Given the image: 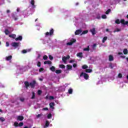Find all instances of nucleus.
<instances>
[{
	"instance_id": "nucleus-1",
	"label": "nucleus",
	"mask_w": 128,
	"mask_h": 128,
	"mask_svg": "<svg viewBox=\"0 0 128 128\" xmlns=\"http://www.w3.org/2000/svg\"><path fill=\"white\" fill-rule=\"evenodd\" d=\"M24 84L26 86V88H28V86H30L31 88H34V84H36V81L34 80L32 82L28 83V82H24Z\"/></svg>"
},
{
	"instance_id": "nucleus-2",
	"label": "nucleus",
	"mask_w": 128,
	"mask_h": 128,
	"mask_svg": "<svg viewBox=\"0 0 128 128\" xmlns=\"http://www.w3.org/2000/svg\"><path fill=\"white\" fill-rule=\"evenodd\" d=\"M30 8H28L22 12V14L24 16V18H26V16H28V15L30 14Z\"/></svg>"
},
{
	"instance_id": "nucleus-3",
	"label": "nucleus",
	"mask_w": 128,
	"mask_h": 128,
	"mask_svg": "<svg viewBox=\"0 0 128 128\" xmlns=\"http://www.w3.org/2000/svg\"><path fill=\"white\" fill-rule=\"evenodd\" d=\"M29 8H36V4H34L36 1L34 0H30V2Z\"/></svg>"
},
{
	"instance_id": "nucleus-4",
	"label": "nucleus",
	"mask_w": 128,
	"mask_h": 128,
	"mask_svg": "<svg viewBox=\"0 0 128 128\" xmlns=\"http://www.w3.org/2000/svg\"><path fill=\"white\" fill-rule=\"evenodd\" d=\"M45 38H46L47 36H54V29H50V32H46L44 34Z\"/></svg>"
},
{
	"instance_id": "nucleus-5",
	"label": "nucleus",
	"mask_w": 128,
	"mask_h": 128,
	"mask_svg": "<svg viewBox=\"0 0 128 128\" xmlns=\"http://www.w3.org/2000/svg\"><path fill=\"white\" fill-rule=\"evenodd\" d=\"M20 44V42H12L11 44L12 46L14 48H18Z\"/></svg>"
},
{
	"instance_id": "nucleus-6",
	"label": "nucleus",
	"mask_w": 128,
	"mask_h": 128,
	"mask_svg": "<svg viewBox=\"0 0 128 128\" xmlns=\"http://www.w3.org/2000/svg\"><path fill=\"white\" fill-rule=\"evenodd\" d=\"M80 77H83L85 80L88 78V75L86 72H82L80 74Z\"/></svg>"
},
{
	"instance_id": "nucleus-7",
	"label": "nucleus",
	"mask_w": 128,
	"mask_h": 128,
	"mask_svg": "<svg viewBox=\"0 0 128 128\" xmlns=\"http://www.w3.org/2000/svg\"><path fill=\"white\" fill-rule=\"evenodd\" d=\"M49 106H50V108L52 109V110H54V106H56V104H54V102H50Z\"/></svg>"
},
{
	"instance_id": "nucleus-8",
	"label": "nucleus",
	"mask_w": 128,
	"mask_h": 128,
	"mask_svg": "<svg viewBox=\"0 0 128 128\" xmlns=\"http://www.w3.org/2000/svg\"><path fill=\"white\" fill-rule=\"evenodd\" d=\"M76 42V39L72 38L70 40V42H68L66 44L67 46H72V44L74 42Z\"/></svg>"
},
{
	"instance_id": "nucleus-9",
	"label": "nucleus",
	"mask_w": 128,
	"mask_h": 128,
	"mask_svg": "<svg viewBox=\"0 0 128 128\" xmlns=\"http://www.w3.org/2000/svg\"><path fill=\"white\" fill-rule=\"evenodd\" d=\"M70 56H64L62 57V62H64V64H66V60H68L70 58Z\"/></svg>"
},
{
	"instance_id": "nucleus-10",
	"label": "nucleus",
	"mask_w": 128,
	"mask_h": 128,
	"mask_svg": "<svg viewBox=\"0 0 128 128\" xmlns=\"http://www.w3.org/2000/svg\"><path fill=\"white\" fill-rule=\"evenodd\" d=\"M32 52V48H28L26 50H24L22 51V54H26V52Z\"/></svg>"
},
{
	"instance_id": "nucleus-11",
	"label": "nucleus",
	"mask_w": 128,
	"mask_h": 128,
	"mask_svg": "<svg viewBox=\"0 0 128 128\" xmlns=\"http://www.w3.org/2000/svg\"><path fill=\"white\" fill-rule=\"evenodd\" d=\"M12 56H7L5 58V60H7L8 62H9L10 60H12Z\"/></svg>"
},
{
	"instance_id": "nucleus-12",
	"label": "nucleus",
	"mask_w": 128,
	"mask_h": 128,
	"mask_svg": "<svg viewBox=\"0 0 128 128\" xmlns=\"http://www.w3.org/2000/svg\"><path fill=\"white\" fill-rule=\"evenodd\" d=\"M82 32V29H80V30H76L75 32V34L76 36H78V34H81Z\"/></svg>"
},
{
	"instance_id": "nucleus-13",
	"label": "nucleus",
	"mask_w": 128,
	"mask_h": 128,
	"mask_svg": "<svg viewBox=\"0 0 128 128\" xmlns=\"http://www.w3.org/2000/svg\"><path fill=\"white\" fill-rule=\"evenodd\" d=\"M24 120V116H17V120Z\"/></svg>"
},
{
	"instance_id": "nucleus-14",
	"label": "nucleus",
	"mask_w": 128,
	"mask_h": 128,
	"mask_svg": "<svg viewBox=\"0 0 128 128\" xmlns=\"http://www.w3.org/2000/svg\"><path fill=\"white\" fill-rule=\"evenodd\" d=\"M90 32L92 34H96V28H92L90 30Z\"/></svg>"
},
{
	"instance_id": "nucleus-15",
	"label": "nucleus",
	"mask_w": 128,
	"mask_h": 128,
	"mask_svg": "<svg viewBox=\"0 0 128 128\" xmlns=\"http://www.w3.org/2000/svg\"><path fill=\"white\" fill-rule=\"evenodd\" d=\"M72 88H70L68 90V94H72Z\"/></svg>"
},
{
	"instance_id": "nucleus-16",
	"label": "nucleus",
	"mask_w": 128,
	"mask_h": 128,
	"mask_svg": "<svg viewBox=\"0 0 128 128\" xmlns=\"http://www.w3.org/2000/svg\"><path fill=\"white\" fill-rule=\"evenodd\" d=\"M118 54H119V56H120V58H126V56H124L122 52H118Z\"/></svg>"
},
{
	"instance_id": "nucleus-17",
	"label": "nucleus",
	"mask_w": 128,
	"mask_h": 128,
	"mask_svg": "<svg viewBox=\"0 0 128 128\" xmlns=\"http://www.w3.org/2000/svg\"><path fill=\"white\" fill-rule=\"evenodd\" d=\"M22 36H18L17 38L15 39L16 40H22Z\"/></svg>"
},
{
	"instance_id": "nucleus-18",
	"label": "nucleus",
	"mask_w": 128,
	"mask_h": 128,
	"mask_svg": "<svg viewBox=\"0 0 128 128\" xmlns=\"http://www.w3.org/2000/svg\"><path fill=\"white\" fill-rule=\"evenodd\" d=\"M4 32H5L6 34V36H8V34H10V32L8 30L6 29L4 30Z\"/></svg>"
},
{
	"instance_id": "nucleus-19",
	"label": "nucleus",
	"mask_w": 128,
	"mask_h": 128,
	"mask_svg": "<svg viewBox=\"0 0 128 128\" xmlns=\"http://www.w3.org/2000/svg\"><path fill=\"white\" fill-rule=\"evenodd\" d=\"M78 58H82V52H79L76 54Z\"/></svg>"
},
{
	"instance_id": "nucleus-20",
	"label": "nucleus",
	"mask_w": 128,
	"mask_h": 128,
	"mask_svg": "<svg viewBox=\"0 0 128 128\" xmlns=\"http://www.w3.org/2000/svg\"><path fill=\"white\" fill-rule=\"evenodd\" d=\"M108 40V37L107 36H104L102 40V42L104 44L106 42V41Z\"/></svg>"
},
{
	"instance_id": "nucleus-21",
	"label": "nucleus",
	"mask_w": 128,
	"mask_h": 128,
	"mask_svg": "<svg viewBox=\"0 0 128 128\" xmlns=\"http://www.w3.org/2000/svg\"><path fill=\"white\" fill-rule=\"evenodd\" d=\"M10 38H16V36L14 34H12L9 35Z\"/></svg>"
},
{
	"instance_id": "nucleus-22",
	"label": "nucleus",
	"mask_w": 128,
	"mask_h": 128,
	"mask_svg": "<svg viewBox=\"0 0 128 128\" xmlns=\"http://www.w3.org/2000/svg\"><path fill=\"white\" fill-rule=\"evenodd\" d=\"M52 64V62L50 61H45L44 62V64Z\"/></svg>"
},
{
	"instance_id": "nucleus-23",
	"label": "nucleus",
	"mask_w": 128,
	"mask_h": 128,
	"mask_svg": "<svg viewBox=\"0 0 128 128\" xmlns=\"http://www.w3.org/2000/svg\"><path fill=\"white\" fill-rule=\"evenodd\" d=\"M109 60L110 62L114 60V56L112 55L109 56Z\"/></svg>"
},
{
	"instance_id": "nucleus-24",
	"label": "nucleus",
	"mask_w": 128,
	"mask_h": 128,
	"mask_svg": "<svg viewBox=\"0 0 128 128\" xmlns=\"http://www.w3.org/2000/svg\"><path fill=\"white\" fill-rule=\"evenodd\" d=\"M67 68L68 70H72V66L70 65V64H68L67 65Z\"/></svg>"
},
{
	"instance_id": "nucleus-25",
	"label": "nucleus",
	"mask_w": 128,
	"mask_h": 128,
	"mask_svg": "<svg viewBox=\"0 0 128 128\" xmlns=\"http://www.w3.org/2000/svg\"><path fill=\"white\" fill-rule=\"evenodd\" d=\"M50 70H52V72H56V68H54V66H52L50 68Z\"/></svg>"
},
{
	"instance_id": "nucleus-26",
	"label": "nucleus",
	"mask_w": 128,
	"mask_h": 128,
	"mask_svg": "<svg viewBox=\"0 0 128 128\" xmlns=\"http://www.w3.org/2000/svg\"><path fill=\"white\" fill-rule=\"evenodd\" d=\"M59 90H61L62 92L64 91L65 90H64V86H60V88Z\"/></svg>"
},
{
	"instance_id": "nucleus-27",
	"label": "nucleus",
	"mask_w": 128,
	"mask_h": 128,
	"mask_svg": "<svg viewBox=\"0 0 128 128\" xmlns=\"http://www.w3.org/2000/svg\"><path fill=\"white\" fill-rule=\"evenodd\" d=\"M92 72V69H86V72Z\"/></svg>"
},
{
	"instance_id": "nucleus-28",
	"label": "nucleus",
	"mask_w": 128,
	"mask_h": 128,
	"mask_svg": "<svg viewBox=\"0 0 128 128\" xmlns=\"http://www.w3.org/2000/svg\"><path fill=\"white\" fill-rule=\"evenodd\" d=\"M123 52L124 54H128V49H124Z\"/></svg>"
},
{
	"instance_id": "nucleus-29",
	"label": "nucleus",
	"mask_w": 128,
	"mask_h": 128,
	"mask_svg": "<svg viewBox=\"0 0 128 128\" xmlns=\"http://www.w3.org/2000/svg\"><path fill=\"white\" fill-rule=\"evenodd\" d=\"M84 52H88V50H90V47L88 46V48H84Z\"/></svg>"
},
{
	"instance_id": "nucleus-30",
	"label": "nucleus",
	"mask_w": 128,
	"mask_h": 128,
	"mask_svg": "<svg viewBox=\"0 0 128 128\" xmlns=\"http://www.w3.org/2000/svg\"><path fill=\"white\" fill-rule=\"evenodd\" d=\"M82 68H83L84 70H86V68H88V66L84 64L82 66Z\"/></svg>"
},
{
	"instance_id": "nucleus-31",
	"label": "nucleus",
	"mask_w": 128,
	"mask_h": 128,
	"mask_svg": "<svg viewBox=\"0 0 128 128\" xmlns=\"http://www.w3.org/2000/svg\"><path fill=\"white\" fill-rule=\"evenodd\" d=\"M59 68H66V66L64 64H60Z\"/></svg>"
},
{
	"instance_id": "nucleus-32",
	"label": "nucleus",
	"mask_w": 128,
	"mask_h": 128,
	"mask_svg": "<svg viewBox=\"0 0 128 128\" xmlns=\"http://www.w3.org/2000/svg\"><path fill=\"white\" fill-rule=\"evenodd\" d=\"M88 30H84L82 32V34H88Z\"/></svg>"
},
{
	"instance_id": "nucleus-33",
	"label": "nucleus",
	"mask_w": 128,
	"mask_h": 128,
	"mask_svg": "<svg viewBox=\"0 0 128 128\" xmlns=\"http://www.w3.org/2000/svg\"><path fill=\"white\" fill-rule=\"evenodd\" d=\"M4 120H6V119H4V118L2 117L0 118V122H4Z\"/></svg>"
},
{
	"instance_id": "nucleus-34",
	"label": "nucleus",
	"mask_w": 128,
	"mask_h": 128,
	"mask_svg": "<svg viewBox=\"0 0 128 128\" xmlns=\"http://www.w3.org/2000/svg\"><path fill=\"white\" fill-rule=\"evenodd\" d=\"M35 97H36V94H34V92H32V98L34 99V98Z\"/></svg>"
},
{
	"instance_id": "nucleus-35",
	"label": "nucleus",
	"mask_w": 128,
	"mask_h": 128,
	"mask_svg": "<svg viewBox=\"0 0 128 128\" xmlns=\"http://www.w3.org/2000/svg\"><path fill=\"white\" fill-rule=\"evenodd\" d=\"M50 126V122H48V120H46V126Z\"/></svg>"
},
{
	"instance_id": "nucleus-36",
	"label": "nucleus",
	"mask_w": 128,
	"mask_h": 128,
	"mask_svg": "<svg viewBox=\"0 0 128 128\" xmlns=\"http://www.w3.org/2000/svg\"><path fill=\"white\" fill-rule=\"evenodd\" d=\"M116 24H120V20L117 19L116 21H115Z\"/></svg>"
},
{
	"instance_id": "nucleus-37",
	"label": "nucleus",
	"mask_w": 128,
	"mask_h": 128,
	"mask_svg": "<svg viewBox=\"0 0 128 128\" xmlns=\"http://www.w3.org/2000/svg\"><path fill=\"white\" fill-rule=\"evenodd\" d=\"M56 74H60L62 72V70H56Z\"/></svg>"
},
{
	"instance_id": "nucleus-38",
	"label": "nucleus",
	"mask_w": 128,
	"mask_h": 128,
	"mask_svg": "<svg viewBox=\"0 0 128 128\" xmlns=\"http://www.w3.org/2000/svg\"><path fill=\"white\" fill-rule=\"evenodd\" d=\"M110 9H108V10H107L106 11V14H110Z\"/></svg>"
},
{
	"instance_id": "nucleus-39",
	"label": "nucleus",
	"mask_w": 128,
	"mask_h": 128,
	"mask_svg": "<svg viewBox=\"0 0 128 128\" xmlns=\"http://www.w3.org/2000/svg\"><path fill=\"white\" fill-rule=\"evenodd\" d=\"M24 126V122H21L18 124V126Z\"/></svg>"
},
{
	"instance_id": "nucleus-40",
	"label": "nucleus",
	"mask_w": 128,
	"mask_h": 128,
	"mask_svg": "<svg viewBox=\"0 0 128 128\" xmlns=\"http://www.w3.org/2000/svg\"><path fill=\"white\" fill-rule=\"evenodd\" d=\"M14 126H18V123L17 122H14Z\"/></svg>"
},
{
	"instance_id": "nucleus-41",
	"label": "nucleus",
	"mask_w": 128,
	"mask_h": 128,
	"mask_svg": "<svg viewBox=\"0 0 128 128\" xmlns=\"http://www.w3.org/2000/svg\"><path fill=\"white\" fill-rule=\"evenodd\" d=\"M44 68H40V70H39V72H44Z\"/></svg>"
},
{
	"instance_id": "nucleus-42",
	"label": "nucleus",
	"mask_w": 128,
	"mask_h": 128,
	"mask_svg": "<svg viewBox=\"0 0 128 128\" xmlns=\"http://www.w3.org/2000/svg\"><path fill=\"white\" fill-rule=\"evenodd\" d=\"M122 77V74L120 73L118 74V78H121Z\"/></svg>"
},
{
	"instance_id": "nucleus-43",
	"label": "nucleus",
	"mask_w": 128,
	"mask_h": 128,
	"mask_svg": "<svg viewBox=\"0 0 128 128\" xmlns=\"http://www.w3.org/2000/svg\"><path fill=\"white\" fill-rule=\"evenodd\" d=\"M37 66H38V67L40 66V62H37Z\"/></svg>"
},
{
	"instance_id": "nucleus-44",
	"label": "nucleus",
	"mask_w": 128,
	"mask_h": 128,
	"mask_svg": "<svg viewBox=\"0 0 128 128\" xmlns=\"http://www.w3.org/2000/svg\"><path fill=\"white\" fill-rule=\"evenodd\" d=\"M102 18H106V15L104 14L102 16Z\"/></svg>"
},
{
	"instance_id": "nucleus-45",
	"label": "nucleus",
	"mask_w": 128,
	"mask_h": 128,
	"mask_svg": "<svg viewBox=\"0 0 128 128\" xmlns=\"http://www.w3.org/2000/svg\"><path fill=\"white\" fill-rule=\"evenodd\" d=\"M52 114H48V118H52Z\"/></svg>"
},
{
	"instance_id": "nucleus-46",
	"label": "nucleus",
	"mask_w": 128,
	"mask_h": 128,
	"mask_svg": "<svg viewBox=\"0 0 128 128\" xmlns=\"http://www.w3.org/2000/svg\"><path fill=\"white\" fill-rule=\"evenodd\" d=\"M43 59L44 60H48V56H43Z\"/></svg>"
},
{
	"instance_id": "nucleus-47",
	"label": "nucleus",
	"mask_w": 128,
	"mask_h": 128,
	"mask_svg": "<svg viewBox=\"0 0 128 128\" xmlns=\"http://www.w3.org/2000/svg\"><path fill=\"white\" fill-rule=\"evenodd\" d=\"M54 96H49V100H54Z\"/></svg>"
},
{
	"instance_id": "nucleus-48",
	"label": "nucleus",
	"mask_w": 128,
	"mask_h": 128,
	"mask_svg": "<svg viewBox=\"0 0 128 128\" xmlns=\"http://www.w3.org/2000/svg\"><path fill=\"white\" fill-rule=\"evenodd\" d=\"M38 94L39 95L42 94V91L40 90H38Z\"/></svg>"
},
{
	"instance_id": "nucleus-49",
	"label": "nucleus",
	"mask_w": 128,
	"mask_h": 128,
	"mask_svg": "<svg viewBox=\"0 0 128 128\" xmlns=\"http://www.w3.org/2000/svg\"><path fill=\"white\" fill-rule=\"evenodd\" d=\"M78 66V65L76 64H73V68H76Z\"/></svg>"
},
{
	"instance_id": "nucleus-50",
	"label": "nucleus",
	"mask_w": 128,
	"mask_h": 128,
	"mask_svg": "<svg viewBox=\"0 0 128 128\" xmlns=\"http://www.w3.org/2000/svg\"><path fill=\"white\" fill-rule=\"evenodd\" d=\"M20 102H24V98H20Z\"/></svg>"
},
{
	"instance_id": "nucleus-51",
	"label": "nucleus",
	"mask_w": 128,
	"mask_h": 128,
	"mask_svg": "<svg viewBox=\"0 0 128 128\" xmlns=\"http://www.w3.org/2000/svg\"><path fill=\"white\" fill-rule=\"evenodd\" d=\"M109 66L110 68H113L114 65H112V64H110Z\"/></svg>"
},
{
	"instance_id": "nucleus-52",
	"label": "nucleus",
	"mask_w": 128,
	"mask_h": 128,
	"mask_svg": "<svg viewBox=\"0 0 128 128\" xmlns=\"http://www.w3.org/2000/svg\"><path fill=\"white\" fill-rule=\"evenodd\" d=\"M49 58H50V60H52L54 58V57H52V56L50 55L49 56Z\"/></svg>"
},
{
	"instance_id": "nucleus-53",
	"label": "nucleus",
	"mask_w": 128,
	"mask_h": 128,
	"mask_svg": "<svg viewBox=\"0 0 128 128\" xmlns=\"http://www.w3.org/2000/svg\"><path fill=\"white\" fill-rule=\"evenodd\" d=\"M42 116V114H39L38 115H37L36 118H40V116Z\"/></svg>"
},
{
	"instance_id": "nucleus-54",
	"label": "nucleus",
	"mask_w": 128,
	"mask_h": 128,
	"mask_svg": "<svg viewBox=\"0 0 128 128\" xmlns=\"http://www.w3.org/2000/svg\"><path fill=\"white\" fill-rule=\"evenodd\" d=\"M42 110H48V108H44L42 109Z\"/></svg>"
},
{
	"instance_id": "nucleus-55",
	"label": "nucleus",
	"mask_w": 128,
	"mask_h": 128,
	"mask_svg": "<svg viewBox=\"0 0 128 128\" xmlns=\"http://www.w3.org/2000/svg\"><path fill=\"white\" fill-rule=\"evenodd\" d=\"M10 46V43L8 42H6V46Z\"/></svg>"
},
{
	"instance_id": "nucleus-56",
	"label": "nucleus",
	"mask_w": 128,
	"mask_h": 128,
	"mask_svg": "<svg viewBox=\"0 0 128 128\" xmlns=\"http://www.w3.org/2000/svg\"><path fill=\"white\" fill-rule=\"evenodd\" d=\"M72 62H74V60H70V64H72Z\"/></svg>"
},
{
	"instance_id": "nucleus-57",
	"label": "nucleus",
	"mask_w": 128,
	"mask_h": 128,
	"mask_svg": "<svg viewBox=\"0 0 128 128\" xmlns=\"http://www.w3.org/2000/svg\"><path fill=\"white\" fill-rule=\"evenodd\" d=\"M13 18L14 20H18V18H16L14 16H13Z\"/></svg>"
},
{
	"instance_id": "nucleus-58",
	"label": "nucleus",
	"mask_w": 128,
	"mask_h": 128,
	"mask_svg": "<svg viewBox=\"0 0 128 128\" xmlns=\"http://www.w3.org/2000/svg\"><path fill=\"white\" fill-rule=\"evenodd\" d=\"M52 10H54V8H50L49 10V12H52Z\"/></svg>"
},
{
	"instance_id": "nucleus-59",
	"label": "nucleus",
	"mask_w": 128,
	"mask_h": 128,
	"mask_svg": "<svg viewBox=\"0 0 128 128\" xmlns=\"http://www.w3.org/2000/svg\"><path fill=\"white\" fill-rule=\"evenodd\" d=\"M96 44H94L92 46L93 48H96Z\"/></svg>"
},
{
	"instance_id": "nucleus-60",
	"label": "nucleus",
	"mask_w": 128,
	"mask_h": 128,
	"mask_svg": "<svg viewBox=\"0 0 128 128\" xmlns=\"http://www.w3.org/2000/svg\"><path fill=\"white\" fill-rule=\"evenodd\" d=\"M36 26H40V24L38 23V24H36Z\"/></svg>"
},
{
	"instance_id": "nucleus-61",
	"label": "nucleus",
	"mask_w": 128,
	"mask_h": 128,
	"mask_svg": "<svg viewBox=\"0 0 128 128\" xmlns=\"http://www.w3.org/2000/svg\"><path fill=\"white\" fill-rule=\"evenodd\" d=\"M120 30L119 29H116V30H115V32H120Z\"/></svg>"
},
{
	"instance_id": "nucleus-62",
	"label": "nucleus",
	"mask_w": 128,
	"mask_h": 128,
	"mask_svg": "<svg viewBox=\"0 0 128 128\" xmlns=\"http://www.w3.org/2000/svg\"><path fill=\"white\" fill-rule=\"evenodd\" d=\"M6 12H7V14H9V12H10V10H7Z\"/></svg>"
},
{
	"instance_id": "nucleus-63",
	"label": "nucleus",
	"mask_w": 128,
	"mask_h": 128,
	"mask_svg": "<svg viewBox=\"0 0 128 128\" xmlns=\"http://www.w3.org/2000/svg\"><path fill=\"white\" fill-rule=\"evenodd\" d=\"M106 32H110V30L108 29H106Z\"/></svg>"
},
{
	"instance_id": "nucleus-64",
	"label": "nucleus",
	"mask_w": 128,
	"mask_h": 128,
	"mask_svg": "<svg viewBox=\"0 0 128 128\" xmlns=\"http://www.w3.org/2000/svg\"><path fill=\"white\" fill-rule=\"evenodd\" d=\"M96 18H100V16H98L96 17Z\"/></svg>"
}]
</instances>
